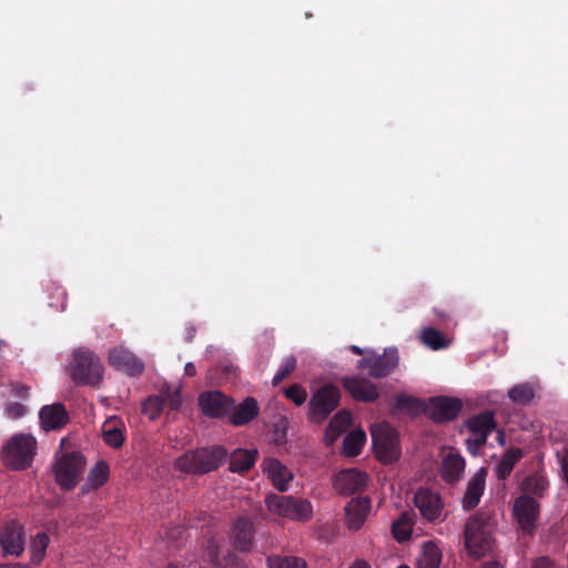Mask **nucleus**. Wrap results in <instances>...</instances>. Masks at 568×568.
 Masks as SVG:
<instances>
[{"mask_svg":"<svg viewBox=\"0 0 568 568\" xmlns=\"http://www.w3.org/2000/svg\"><path fill=\"white\" fill-rule=\"evenodd\" d=\"M0 568H29L28 566H23L20 564H2Z\"/></svg>","mask_w":568,"mask_h":568,"instance_id":"52","label":"nucleus"},{"mask_svg":"<svg viewBox=\"0 0 568 568\" xmlns=\"http://www.w3.org/2000/svg\"><path fill=\"white\" fill-rule=\"evenodd\" d=\"M399 357L397 348H386L382 355L365 356L357 361V368L368 369V375L373 378H383L388 376L397 366Z\"/></svg>","mask_w":568,"mask_h":568,"instance_id":"9","label":"nucleus"},{"mask_svg":"<svg viewBox=\"0 0 568 568\" xmlns=\"http://www.w3.org/2000/svg\"><path fill=\"white\" fill-rule=\"evenodd\" d=\"M367 485L366 473L349 468L338 471L333 481L334 489L341 495H352L362 491Z\"/></svg>","mask_w":568,"mask_h":568,"instance_id":"14","label":"nucleus"},{"mask_svg":"<svg viewBox=\"0 0 568 568\" xmlns=\"http://www.w3.org/2000/svg\"><path fill=\"white\" fill-rule=\"evenodd\" d=\"M85 459L79 452L63 454L53 467L57 484L63 490L73 489L84 470Z\"/></svg>","mask_w":568,"mask_h":568,"instance_id":"8","label":"nucleus"},{"mask_svg":"<svg viewBox=\"0 0 568 568\" xmlns=\"http://www.w3.org/2000/svg\"><path fill=\"white\" fill-rule=\"evenodd\" d=\"M524 453L521 448L510 447L501 456V459L495 467V473L498 479H507L515 465L523 458Z\"/></svg>","mask_w":568,"mask_h":568,"instance_id":"29","label":"nucleus"},{"mask_svg":"<svg viewBox=\"0 0 568 568\" xmlns=\"http://www.w3.org/2000/svg\"><path fill=\"white\" fill-rule=\"evenodd\" d=\"M110 468L106 462L99 460L90 470L87 481L81 487L83 495L102 487L108 480Z\"/></svg>","mask_w":568,"mask_h":568,"instance_id":"26","label":"nucleus"},{"mask_svg":"<svg viewBox=\"0 0 568 568\" xmlns=\"http://www.w3.org/2000/svg\"><path fill=\"white\" fill-rule=\"evenodd\" d=\"M463 408L460 399L448 396L429 398L426 405V415L437 424H444L457 418Z\"/></svg>","mask_w":568,"mask_h":568,"instance_id":"11","label":"nucleus"},{"mask_svg":"<svg viewBox=\"0 0 568 568\" xmlns=\"http://www.w3.org/2000/svg\"><path fill=\"white\" fill-rule=\"evenodd\" d=\"M373 448L378 460L392 464L399 458L398 435L388 424L376 425L371 430Z\"/></svg>","mask_w":568,"mask_h":568,"instance_id":"7","label":"nucleus"},{"mask_svg":"<svg viewBox=\"0 0 568 568\" xmlns=\"http://www.w3.org/2000/svg\"><path fill=\"white\" fill-rule=\"evenodd\" d=\"M531 568H556V565L548 557H539L534 560Z\"/></svg>","mask_w":568,"mask_h":568,"instance_id":"46","label":"nucleus"},{"mask_svg":"<svg viewBox=\"0 0 568 568\" xmlns=\"http://www.w3.org/2000/svg\"><path fill=\"white\" fill-rule=\"evenodd\" d=\"M26 410V406L20 403H11L7 406V413L11 418L22 417Z\"/></svg>","mask_w":568,"mask_h":568,"instance_id":"44","label":"nucleus"},{"mask_svg":"<svg viewBox=\"0 0 568 568\" xmlns=\"http://www.w3.org/2000/svg\"><path fill=\"white\" fill-rule=\"evenodd\" d=\"M39 418L45 430L60 429L69 422L68 412L61 403L43 406L39 412Z\"/></svg>","mask_w":568,"mask_h":568,"instance_id":"21","label":"nucleus"},{"mask_svg":"<svg viewBox=\"0 0 568 568\" xmlns=\"http://www.w3.org/2000/svg\"><path fill=\"white\" fill-rule=\"evenodd\" d=\"M507 395L514 404L528 406L535 397V388L530 383H520L509 388Z\"/></svg>","mask_w":568,"mask_h":568,"instance_id":"32","label":"nucleus"},{"mask_svg":"<svg viewBox=\"0 0 568 568\" xmlns=\"http://www.w3.org/2000/svg\"><path fill=\"white\" fill-rule=\"evenodd\" d=\"M479 568H504V566L497 560H489L481 564Z\"/></svg>","mask_w":568,"mask_h":568,"instance_id":"49","label":"nucleus"},{"mask_svg":"<svg viewBox=\"0 0 568 568\" xmlns=\"http://www.w3.org/2000/svg\"><path fill=\"white\" fill-rule=\"evenodd\" d=\"M466 427L473 436H484L488 438L489 434L496 428L495 414L491 410H485L469 417L466 420Z\"/></svg>","mask_w":568,"mask_h":568,"instance_id":"24","label":"nucleus"},{"mask_svg":"<svg viewBox=\"0 0 568 568\" xmlns=\"http://www.w3.org/2000/svg\"><path fill=\"white\" fill-rule=\"evenodd\" d=\"M349 351L356 355H362L363 354V349L359 347V346H356V345H351L349 346Z\"/></svg>","mask_w":568,"mask_h":568,"instance_id":"53","label":"nucleus"},{"mask_svg":"<svg viewBox=\"0 0 568 568\" xmlns=\"http://www.w3.org/2000/svg\"><path fill=\"white\" fill-rule=\"evenodd\" d=\"M396 407L400 410H406L412 415L424 413L426 415L427 403L422 399L409 395H397L395 397Z\"/></svg>","mask_w":568,"mask_h":568,"instance_id":"33","label":"nucleus"},{"mask_svg":"<svg viewBox=\"0 0 568 568\" xmlns=\"http://www.w3.org/2000/svg\"><path fill=\"white\" fill-rule=\"evenodd\" d=\"M199 406L204 416L222 418L234 408V400L220 390L204 392L199 396Z\"/></svg>","mask_w":568,"mask_h":568,"instance_id":"12","label":"nucleus"},{"mask_svg":"<svg viewBox=\"0 0 568 568\" xmlns=\"http://www.w3.org/2000/svg\"><path fill=\"white\" fill-rule=\"evenodd\" d=\"M341 390L333 384H326L315 390L307 404L308 419L312 423H323L339 405Z\"/></svg>","mask_w":568,"mask_h":568,"instance_id":"6","label":"nucleus"},{"mask_svg":"<svg viewBox=\"0 0 568 568\" xmlns=\"http://www.w3.org/2000/svg\"><path fill=\"white\" fill-rule=\"evenodd\" d=\"M69 373L75 385L100 388L104 378V366L94 352L80 347L72 353Z\"/></svg>","mask_w":568,"mask_h":568,"instance_id":"1","label":"nucleus"},{"mask_svg":"<svg viewBox=\"0 0 568 568\" xmlns=\"http://www.w3.org/2000/svg\"><path fill=\"white\" fill-rule=\"evenodd\" d=\"M166 568H179V567H176L174 565H169Z\"/></svg>","mask_w":568,"mask_h":568,"instance_id":"56","label":"nucleus"},{"mask_svg":"<svg viewBox=\"0 0 568 568\" xmlns=\"http://www.w3.org/2000/svg\"><path fill=\"white\" fill-rule=\"evenodd\" d=\"M260 412L258 404L255 398L246 397L231 415V423L234 426H243L253 420Z\"/></svg>","mask_w":568,"mask_h":568,"instance_id":"27","label":"nucleus"},{"mask_svg":"<svg viewBox=\"0 0 568 568\" xmlns=\"http://www.w3.org/2000/svg\"><path fill=\"white\" fill-rule=\"evenodd\" d=\"M108 358L112 367L129 376H140L144 371L143 362L124 347H114Z\"/></svg>","mask_w":568,"mask_h":568,"instance_id":"15","label":"nucleus"},{"mask_svg":"<svg viewBox=\"0 0 568 568\" xmlns=\"http://www.w3.org/2000/svg\"><path fill=\"white\" fill-rule=\"evenodd\" d=\"M103 439L106 445L113 448H120L124 443V435L116 426L103 428Z\"/></svg>","mask_w":568,"mask_h":568,"instance_id":"41","label":"nucleus"},{"mask_svg":"<svg viewBox=\"0 0 568 568\" xmlns=\"http://www.w3.org/2000/svg\"><path fill=\"white\" fill-rule=\"evenodd\" d=\"M487 442V438H485L483 435L481 436H470L469 438H467L465 440V444H466V448L468 450L469 454H471L473 456H477L480 452V449L485 446Z\"/></svg>","mask_w":568,"mask_h":568,"instance_id":"43","label":"nucleus"},{"mask_svg":"<svg viewBox=\"0 0 568 568\" xmlns=\"http://www.w3.org/2000/svg\"><path fill=\"white\" fill-rule=\"evenodd\" d=\"M226 457L227 452L222 446L202 447L184 453L175 460L174 466L185 474L202 475L217 469Z\"/></svg>","mask_w":568,"mask_h":568,"instance_id":"2","label":"nucleus"},{"mask_svg":"<svg viewBox=\"0 0 568 568\" xmlns=\"http://www.w3.org/2000/svg\"><path fill=\"white\" fill-rule=\"evenodd\" d=\"M352 423V414L347 409L337 412L329 420L325 430V442L332 445Z\"/></svg>","mask_w":568,"mask_h":568,"instance_id":"25","label":"nucleus"},{"mask_svg":"<svg viewBox=\"0 0 568 568\" xmlns=\"http://www.w3.org/2000/svg\"><path fill=\"white\" fill-rule=\"evenodd\" d=\"M369 510L371 501L367 497L351 499L345 507L347 527L353 530H358L365 523Z\"/></svg>","mask_w":568,"mask_h":568,"instance_id":"22","label":"nucleus"},{"mask_svg":"<svg viewBox=\"0 0 568 568\" xmlns=\"http://www.w3.org/2000/svg\"><path fill=\"white\" fill-rule=\"evenodd\" d=\"M266 564L268 568H306V562L298 557L273 555L267 557Z\"/></svg>","mask_w":568,"mask_h":568,"instance_id":"37","label":"nucleus"},{"mask_svg":"<svg viewBox=\"0 0 568 568\" xmlns=\"http://www.w3.org/2000/svg\"><path fill=\"white\" fill-rule=\"evenodd\" d=\"M560 467L562 471L564 479L568 485V448L564 452L562 457L560 459Z\"/></svg>","mask_w":568,"mask_h":568,"instance_id":"47","label":"nucleus"},{"mask_svg":"<svg viewBox=\"0 0 568 568\" xmlns=\"http://www.w3.org/2000/svg\"><path fill=\"white\" fill-rule=\"evenodd\" d=\"M265 506L270 513L296 523H307L313 518L312 503L293 495L267 494Z\"/></svg>","mask_w":568,"mask_h":568,"instance_id":"3","label":"nucleus"},{"mask_svg":"<svg viewBox=\"0 0 568 568\" xmlns=\"http://www.w3.org/2000/svg\"><path fill=\"white\" fill-rule=\"evenodd\" d=\"M465 547L469 555L480 558L493 551L495 539L493 538V525L484 516L475 515L466 521Z\"/></svg>","mask_w":568,"mask_h":568,"instance_id":"4","label":"nucleus"},{"mask_svg":"<svg viewBox=\"0 0 568 568\" xmlns=\"http://www.w3.org/2000/svg\"><path fill=\"white\" fill-rule=\"evenodd\" d=\"M465 459L457 452H450L442 462V477L446 483L454 484L458 481L465 471Z\"/></svg>","mask_w":568,"mask_h":568,"instance_id":"23","label":"nucleus"},{"mask_svg":"<svg viewBox=\"0 0 568 568\" xmlns=\"http://www.w3.org/2000/svg\"><path fill=\"white\" fill-rule=\"evenodd\" d=\"M341 384L358 402L373 403L379 397L376 386L366 378L344 376L341 378Z\"/></svg>","mask_w":568,"mask_h":568,"instance_id":"16","label":"nucleus"},{"mask_svg":"<svg viewBox=\"0 0 568 568\" xmlns=\"http://www.w3.org/2000/svg\"><path fill=\"white\" fill-rule=\"evenodd\" d=\"M257 457V450L255 449H235L230 456L229 469L232 473H244L250 470Z\"/></svg>","mask_w":568,"mask_h":568,"instance_id":"28","label":"nucleus"},{"mask_svg":"<svg viewBox=\"0 0 568 568\" xmlns=\"http://www.w3.org/2000/svg\"><path fill=\"white\" fill-rule=\"evenodd\" d=\"M285 396L291 399L296 406L303 405L307 399L306 390L298 384H294L284 389Z\"/></svg>","mask_w":568,"mask_h":568,"instance_id":"42","label":"nucleus"},{"mask_svg":"<svg viewBox=\"0 0 568 568\" xmlns=\"http://www.w3.org/2000/svg\"><path fill=\"white\" fill-rule=\"evenodd\" d=\"M366 442V434L361 430L348 433L343 440V454L347 457H356L361 454Z\"/></svg>","mask_w":568,"mask_h":568,"instance_id":"31","label":"nucleus"},{"mask_svg":"<svg viewBox=\"0 0 568 568\" xmlns=\"http://www.w3.org/2000/svg\"><path fill=\"white\" fill-rule=\"evenodd\" d=\"M414 504L420 516L429 523L438 520L442 516L443 501L437 493L420 488L414 496Z\"/></svg>","mask_w":568,"mask_h":568,"instance_id":"13","label":"nucleus"},{"mask_svg":"<svg viewBox=\"0 0 568 568\" xmlns=\"http://www.w3.org/2000/svg\"><path fill=\"white\" fill-rule=\"evenodd\" d=\"M181 400L179 396H173L169 400V406L172 410H176L180 407Z\"/></svg>","mask_w":568,"mask_h":568,"instance_id":"50","label":"nucleus"},{"mask_svg":"<svg viewBox=\"0 0 568 568\" xmlns=\"http://www.w3.org/2000/svg\"><path fill=\"white\" fill-rule=\"evenodd\" d=\"M398 568H408V567L403 565V566H399Z\"/></svg>","mask_w":568,"mask_h":568,"instance_id":"57","label":"nucleus"},{"mask_svg":"<svg viewBox=\"0 0 568 568\" xmlns=\"http://www.w3.org/2000/svg\"><path fill=\"white\" fill-rule=\"evenodd\" d=\"M442 561L439 548L433 541L423 544V551L417 559V568H438Z\"/></svg>","mask_w":568,"mask_h":568,"instance_id":"30","label":"nucleus"},{"mask_svg":"<svg viewBox=\"0 0 568 568\" xmlns=\"http://www.w3.org/2000/svg\"><path fill=\"white\" fill-rule=\"evenodd\" d=\"M349 568H371V566L366 561L357 560Z\"/></svg>","mask_w":568,"mask_h":568,"instance_id":"51","label":"nucleus"},{"mask_svg":"<svg viewBox=\"0 0 568 568\" xmlns=\"http://www.w3.org/2000/svg\"><path fill=\"white\" fill-rule=\"evenodd\" d=\"M12 393L17 397L28 398L30 394V387L24 384L17 383L12 386Z\"/></svg>","mask_w":568,"mask_h":568,"instance_id":"45","label":"nucleus"},{"mask_svg":"<svg viewBox=\"0 0 568 568\" xmlns=\"http://www.w3.org/2000/svg\"><path fill=\"white\" fill-rule=\"evenodd\" d=\"M487 468L480 467L469 479L463 497V507L466 510L476 508L480 501L486 486Z\"/></svg>","mask_w":568,"mask_h":568,"instance_id":"20","label":"nucleus"},{"mask_svg":"<svg viewBox=\"0 0 568 568\" xmlns=\"http://www.w3.org/2000/svg\"><path fill=\"white\" fill-rule=\"evenodd\" d=\"M497 440L500 445H505V433L503 430L498 432Z\"/></svg>","mask_w":568,"mask_h":568,"instance_id":"54","label":"nucleus"},{"mask_svg":"<svg viewBox=\"0 0 568 568\" xmlns=\"http://www.w3.org/2000/svg\"><path fill=\"white\" fill-rule=\"evenodd\" d=\"M413 532V525L409 516L403 513L392 525L393 537L398 542H405L410 539Z\"/></svg>","mask_w":568,"mask_h":568,"instance_id":"34","label":"nucleus"},{"mask_svg":"<svg viewBox=\"0 0 568 568\" xmlns=\"http://www.w3.org/2000/svg\"><path fill=\"white\" fill-rule=\"evenodd\" d=\"M165 403L166 402L159 395L149 396L142 403V413L146 415L150 419L154 420L162 413Z\"/></svg>","mask_w":568,"mask_h":568,"instance_id":"38","label":"nucleus"},{"mask_svg":"<svg viewBox=\"0 0 568 568\" xmlns=\"http://www.w3.org/2000/svg\"><path fill=\"white\" fill-rule=\"evenodd\" d=\"M548 487V481L541 475L535 474L524 479L521 488L528 494L541 497Z\"/></svg>","mask_w":568,"mask_h":568,"instance_id":"36","label":"nucleus"},{"mask_svg":"<svg viewBox=\"0 0 568 568\" xmlns=\"http://www.w3.org/2000/svg\"><path fill=\"white\" fill-rule=\"evenodd\" d=\"M36 438L27 434L11 436L2 447L3 464L13 470H23L31 466L37 453Z\"/></svg>","mask_w":568,"mask_h":568,"instance_id":"5","label":"nucleus"},{"mask_svg":"<svg viewBox=\"0 0 568 568\" xmlns=\"http://www.w3.org/2000/svg\"><path fill=\"white\" fill-rule=\"evenodd\" d=\"M49 536L45 532H38L31 540L30 551L33 564H40L44 558L49 545Z\"/></svg>","mask_w":568,"mask_h":568,"instance_id":"35","label":"nucleus"},{"mask_svg":"<svg viewBox=\"0 0 568 568\" xmlns=\"http://www.w3.org/2000/svg\"><path fill=\"white\" fill-rule=\"evenodd\" d=\"M184 373L186 376H195L196 375V367L193 363H187L184 367Z\"/></svg>","mask_w":568,"mask_h":568,"instance_id":"48","label":"nucleus"},{"mask_svg":"<svg viewBox=\"0 0 568 568\" xmlns=\"http://www.w3.org/2000/svg\"><path fill=\"white\" fill-rule=\"evenodd\" d=\"M514 517L519 528L528 535H532L540 514L539 503L531 496L524 494L514 501Z\"/></svg>","mask_w":568,"mask_h":568,"instance_id":"10","label":"nucleus"},{"mask_svg":"<svg viewBox=\"0 0 568 568\" xmlns=\"http://www.w3.org/2000/svg\"><path fill=\"white\" fill-rule=\"evenodd\" d=\"M24 529L17 521L7 523L0 534V545L4 555L20 556L24 549Z\"/></svg>","mask_w":568,"mask_h":568,"instance_id":"17","label":"nucleus"},{"mask_svg":"<svg viewBox=\"0 0 568 568\" xmlns=\"http://www.w3.org/2000/svg\"><path fill=\"white\" fill-rule=\"evenodd\" d=\"M262 466L274 488L281 493L288 490V484L293 479V474L285 465L276 458H265Z\"/></svg>","mask_w":568,"mask_h":568,"instance_id":"18","label":"nucleus"},{"mask_svg":"<svg viewBox=\"0 0 568 568\" xmlns=\"http://www.w3.org/2000/svg\"><path fill=\"white\" fill-rule=\"evenodd\" d=\"M422 341L432 349H440L446 346L444 335L433 327L425 328L422 332Z\"/></svg>","mask_w":568,"mask_h":568,"instance_id":"39","label":"nucleus"},{"mask_svg":"<svg viewBox=\"0 0 568 568\" xmlns=\"http://www.w3.org/2000/svg\"><path fill=\"white\" fill-rule=\"evenodd\" d=\"M193 333H194V328H192V329H191V333H190V335H189V337H187V341H189V342H191V341H192V338H193Z\"/></svg>","mask_w":568,"mask_h":568,"instance_id":"55","label":"nucleus"},{"mask_svg":"<svg viewBox=\"0 0 568 568\" xmlns=\"http://www.w3.org/2000/svg\"><path fill=\"white\" fill-rule=\"evenodd\" d=\"M296 368V358L294 356L286 357L281 366L278 367L276 374L272 379V384L274 386L278 385L282 381L287 378Z\"/></svg>","mask_w":568,"mask_h":568,"instance_id":"40","label":"nucleus"},{"mask_svg":"<svg viewBox=\"0 0 568 568\" xmlns=\"http://www.w3.org/2000/svg\"><path fill=\"white\" fill-rule=\"evenodd\" d=\"M254 524L246 517L237 518L232 528V545L242 552L250 551L253 545Z\"/></svg>","mask_w":568,"mask_h":568,"instance_id":"19","label":"nucleus"}]
</instances>
